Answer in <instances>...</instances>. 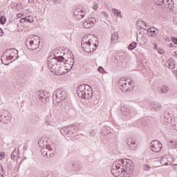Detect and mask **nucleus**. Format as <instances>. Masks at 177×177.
<instances>
[{
  "label": "nucleus",
  "instance_id": "10",
  "mask_svg": "<svg viewBox=\"0 0 177 177\" xmlns=\"http://www.w3.org/2000/svg\"><path fill=\"white\" fill-rule=\"evenodd\" d=\"M4 52L7 55H9L11 59H14L13 62H15V60H17L19 57V51L16 48H9L6 50Z\"/></svg>",
  "mask_w": 177,
  "mask_h": 177
},
{
  "label": "nucleus",
  "instance_id": "7",
  "mask_svg": "<svg viewBox=\"0 0 177 177\" xmlns=\"http://www.w3.org/2000/svg\"><path fill=\"white\" fill-rule=\"evenodd\" d=\"M10 121L9 117V111L8 110L2 109L0 111V122L1 124H8Z\"/></svg>",
  "mask_w": 177,
  "mask_h": 177
},
{
  "label": "nucleus",
  "instance_id": "1",
  "mask_svg": "<svg viewBox=\"0 0 177 177\" xmlns=\"http://www.w3.org/2000/svg\"><path fill=\"white\" fill-rule=\"evenodd\" d=\"M113 167H115V168H118L119 169H121L122 167L124 169H127V171L128 172L129 175H132V174H133V168L135 166L132 160L127 159H122L115 161L113 164Z\"/></svg>",
  "mask_w": 177,
  "mask_h": 177
},
{
  "label": "nucleus",
  "instance_id": "23",
  "mask_svg": "<svg viewBox=\"0 0 177 177\" xmlns=\"http://www.w3.org/2000/svg\"><path fill=\"white\" fill-rule=\"evenodd\" d=\"M137 125L139 128H145V127L147 126V122L145 120H139L137 121Z\"/></svg>",
  "mask_w": 177,
  "mask_h": 177
},
{
  "label": "nucleus",
  "instance_id": "53",
  "mask_svg": "<svg viewBox=\"0 0 177 177\" xmlns=\"http://www.w3.org/2000/svg\"><path fill=\"white\" fill-rule=\"evenodd\" d=\"M141 41H143L144 44H147V39H146L145 37H142Z\"/></svg>",
  "mask_w": 177,
  "mask_h": 177
},
{
  "label": "nucleus",
  "instance_id": "24",
  "mask_svg": "<svg viewBox=\"0 0 177 177\" xmlns=\"http://www.w3.org/2000/svg\"><path fill=\"white\" fill-rule=\"evenodd\" d=\"M120 171V169L112 166L111 169V172L112 174V175H113V176L116 177V176H120V174H118V171Z\"/></svg>",
  "mask_w": 177,
  "mask_h": 177
},
{
  "label": "nucleus",
  "instance_id": "19",
  "mask_svg": "<svg viewBox=\"0 0 177 177\" xmlns=\"http://www.w3.org/2000/svg\"><path fill=\"white\" fill-rule=\"evenodd\" d=\"M172 6H174V2H172V0H164L162 9L165 8L167 9H172Z\"/></svg>",
  "mask_w": 177,
  "mask_h": 177
},
{
  "label": "nucleus",
  "instance_id": "13",
  "mask_svg": "<svg viewBox=\"0 0 177 177\" xmlns=\"http://www.w3.org/2000/svg\"><path fill=\"white\" fill-rule=\"evenodd\" d=\"M126 142L128 145L130 150H136V149H138V144H136V142L133 140V138L131 137L127 138Z\"/></svg>",
  "mask_w": 177,
  "mask_h": 177
},
{
  "label": "nucleus",
  "instance_id": "35",
  "mask_svg": "<svg viewBox=\"0 0 177 177\" xmlns=\"http://www.w3.org/2000/svg\"><path fill=\"white\" fill-rule=\"evenodd\" d=\"M25 23H32L34 21V18L32 16H28L24 17Z\"/></svg>",
  "mask_w": 177,
  "mask_h": 177
},
{
  "label": "nucleus",
  "instance_id": "60",
  "mask_svg": "<svg viewBox=\"0 0 177 177\" xmlns=\"http://www.w3.org/2000/svg\"><path fill=\"white\" fill-rule=\"evenodd\" d=\"M174 23H175V24H177V17L174 18Z\"/></svg>",
  "mask_w": 177,
  "mask_h": 177
},
{
  "label": "nucleus",
  "instance_id": "54",
  "mask_svg": "<svg viewBox=\"0 0 177 177\" xmlns=\"http://www.w3.org/2000/svg\"><path fill=\"white\" fill-rule=\"evenodd\" d=\"M158 53H160V55H163L164 53V50L163 49H159L158 50Z\"/></svg>",
  "mask_w": 177,
  "mask_h": 177
},
{
  "label": "nucleus",
  "instance_id": "34",
  "mask_svg": "<svg viewBox=\"0 0 177 177\" xmlns=\"http://www.w3.org/2000/svg\"><path fill=\"white\" fill-rule=\"evenodd\" d=\"M41 153L42 156L47 157V158L49 157V154H48V150H46L45 147L41 148Z\"/></svg>",
  "mask_w": 177,
  "mask_h": 177
},
{
  "label": "nucleus",
  "instance_id": "51",
  "mask_svg": "<svg viewBox=\"0 0 177 177\" xmlns=\"http://www.w3.org/2000/svg\"><path fill=\"white\" fill-rule=\"evenodd\" d=\"M5 155H6V153L5 152H1L0 153V160H2V158H5Z\"/></svg>",
  "mask_w": 177,
  "mask_h": 177
},
{
  "label": "nucleus",
  "instance_id": "37",
  "mask_svg": "<svg viewBox=\"0 0 177 177\" xmlns=\"http://www.w3.org/2000/svg\"><path fill=\"white\" fill-rule=\"evenodd\" d=\"M112 12L113 13H114V15H115V16H117V17H118V16H120L121 17V11H120L119 10L116 8H113Z\"/></svg>",
  "mask_w": 177,
  "mask_h": 177
},
{
  "label": "nucleus",
  "instance_id": "2",
  "mask_svg": "<svg viewBox=\"0 0 177 177\" xmlns=\"http://www.w3.org/2000/svg\"><path fill=\"white\" fill-rule=\"evenodd\" d=\"M68 94L67 93V91L64 88H57L53 93L52 99L53 102H55V103H60L62 100H66Z\"/></svg>",
  "mask_w": 177,
  "mask_h": 177
},
{
  "label": "nucleus",
  "instance_id": "61",
  "mask_svg": "<svg viewBox=\"0 0 177 177\" xmlns=\"http://www.w3.org/2000/svg\"><path fill=\"white\" fill-rule=\"evenodd\" d=\"M71 65L74 66V58H73L72 61L71 62Z\"/></svg>",
  "mask_w": 177,
  "mask_h": 177
},
{
  "label": "nucleus",
  "instance_id": "22",
  "mask_svg": "<svg viewBox=\"0 0 177 177\" xmlns=\"http://www.w3.org/2000/svg\"><path fill=\"white\" fill-rule=\"evenodd\" d=\"M136 24L140 28H142L143 30H147L146 28H147V24L143 21L138 20L136 21Z\"/></svg>",
  "mask_w": 177,
  "mask_h": 177
},
{
  "label": "nucleus",
  "instance_id": "31",
  "mask_svg": "<svg viewBox=\"0 0 177 177\" xmlns=\"http://www.w3.org/2000/svg\"><path fill=\"white\" fill-rule=\"evenodd\" d=\"M60 132H61L62 135H63V136H64V135H68V129L67 126L62 128L60 129Z\"/></svg>",
  "mask_w": 177,
  "mask_h": 177
},
{
  "label": "nucleus",
  "instance_id": "5",
  "mask_svg": "<svg viewBox=\"0 0 177 177\" xmlns=\"http://www.w3.org/2000/svg\"><path fill=\"white\" fill-rule=\"evenodd\" d=\"M47 64L49 70H51L52 73H53V71H55V70H59V68H61L62 67V64L57 63V59H56V57H48L47 60Z\"/></svg>",
  "mask_w": 177,
  "mask_h": 177
},
{
  "label": "nucleus",
  "instance_id": "58",
  "mask_svg": "<svg viewBox=\"0 0 177 177\" xmlns=\"http://www.w3.org/2000/svg\"><path fill=\"white\" fill-rule=\"evenodd\" d=\"M55 3H62V0H54Z\"/></svg>",
  "mask_w": 177,
  "mask_h": 177
},
{
  "label": "nucleus",
  "instance_id": "12",
  "mask_svg": "<svg viewBox=\"0 0 177 177\" xmlns=\"http://www.w3.org/2000/svg\"><path fill=\"white\" fill-rule=\"evenodd\" d=\"M92 96H93V91L92 87L91 86H86V88L84 93V97L82 99H86L89 100V99H92Z\"/></svg>",
  "mask_w": 177,
  "mask_h": 177
},
{
  "label": "nucleus",
  "instance_id": "27",
  "mask_svg": "<svg viewBox=\"0 0 177 177\" xmlns=\"http://www.w3.org/2000/svg\"><path fill=\"white\" fill-rule=\"evenodd\" d=\"M150 106L151 109H154V110H160V109H161V105L160 104H156V102H151L150 104Z\"/></svg>",
  "mask_w": 177,
  "mask_h": 177
},
{
  "label": "nucleus",
  "instance_id": "30",
  "mask_svg": "<svg viewBox=\"0 0 177 177\" xmlns=\"http://www.w3.org/2000/svg\"><path fill=\"white\" fill-rule=\"evenodd\" d=\"M86 86H89V85L85 84H80L77 87V91H79V93H80L81 91H85L86 89Z\"/></svg>",
  "mask_w": 177,
  "mask_h": 177
},
{
  "label": "nucleus",
  "instance_id": "40",
  "mask_svg": "<svg viewBox=\"0 0 177 177\" xmlns=\"http://www.w3.org/2000/svg\"><path fill=\"white\" fill-rule=\"evenodd\" d=\"M85 91H81L80 92V91H76V93L77 95V96H79V97H81V99H82V97H84V93Z\"/></svg>",
  "mask_w": 177,
  "mask_h": 177
},
{
  "label": "nucleus",
  "instance_id": "49",
  "mask_svg": "<svg viewBox=\"0 0 177 177\" xmlns=\"http://www.w3.org/2000/svg\"><path fill=\"white\" fill-rule=\"evenodd\" d=\"M150 165H145V167H144V169L145 171H149V169H150Z\"/></svg>",
  "mask_w": 177,
  "mask_h": 177
},
{
  "label": "nucleus",
  "instance_id": "43",
  "mask_svg": "<svg viewBox=\"0 0 177 177\" xmlns=\"http://www.w3.org/2000/svg\"><path fill=\"white\" fill-rule=\"evenodd\" d=\"M38 145L39 146V147H45V145H44V140H42L41 138L39 139Z\"/></svg>",
  "mask_w": 177,
  "mask_h": 177
},
{
  "label": "nucleus",
  "instance_id": "11",
  "mask_svg": "<svg viewBox=\"0 0 177 177\" xmlns=\"http://www.w3.org/2000/svg\"><path fill=\"white\" fill-rule=\"evenodd\" d=\"M73 16L75 17L76 20H82L85 17V12L84 10L77 8L73 11Z\"/></svg>",
  "mask_w": 177,
  "mask_h": 177
},
{
  "label": "nucleus",
  "instance_id": "29",
  "mask_svg": "<svg viewBox=\"0 0 177 177\" xmlns=\"http://www.w3.org/2000/svg\"><path fill=\"white\" fill-rule=\"evenodd\" d=\"M169 91L168 86L163 85L161 86L160 89L159 90L160 93H167Z\"/></svg>",
  "mask_w": 177,
  "mask_h": 177
},
{
  "label": "nucleus",
  "instance_id": "41",
  "mask_svg": "<svg viewBox=\"0 0 177 177\" xmlns=\"http://www.w3.org/2000/svg\"><path fill=\"white\" fill-rule=\"evenodd\" d=\"M55 59L57 60V63H62L63 60H64V57L63 56H59V57H55Z\"/></svg>",
  "mask_w": 177,
  "mask_h": 177
},
{
  "label": "nucleus",
  "instance_id": "48",
  "mask_svg": "<svg viewBox=\"0 0 177 177\" xmlns=\"http://www.w3.org/2000/svg\"><path fill=\"white\" fill-rule=\"evenodd\" d=\"M44 147H46L45 149H46V150H48L49 151H52V150H53V148H52V147L49 145H46Z\"/></svg>",
  "mask_w": 177,
  "mask_h": 177
},
{
  "label": "nucleus",
  "instance_id": "25",
  "mask_svg": "<svg viewBox=\"0 0 177 177\" xmlns=\"http://www.w3.org/2000/svg\"><path fill=\"white\" fill-rule=\"evenodd\" d=\"M81 168H82V165L80 163H73V167H72V169L73 171H75V172H78V171H80V169H81Z\"/></svg>",
  "mask_w": 177,
  "mask_h": 177
},
{
  "label": "nucleus",
  "instance_id": "63",
  "mask_svg": "<svg viewBox=\"0 0 177 177\" xmlns=\"http://www.w3.org/2000/svg\"><path fill=\"white\" fill-rule=\"evenodd\" d=\"M169 41H170V40H169V38L167 37V38L165 39V41H166V42H169Z\"/></svg>",
  "mask_w": 177,
  "mask_h": 177
},
{
  "label": "nucleus",
  "instance_id": "52",
  "mask_svg": "<svg viewBox=\"0 0 177 177\" xmlns=\"http://www.w3.org/2000/svg\"><path fill=\"white\" fill-rule=\"evenodd\" d=\"M172 128H174V129H175V131H177V122H176L175 123H174L172 124Z\"/></svg>",
  "mask_w": 177,
  "mask_h": 177
},
{
  "label": "nucleus",
  "instance_id": "16",
  "mask_svg": "<svg viewBox=\"0 0 177 177\" xmlns=\"http://www.w3.org/2000/svg\"><path fill=\"white\" fill-rule=\"evenodd\" d=\"M147 34L151 38H154V37L158 35V30L156 28H149L147 30Z\"/></svg>",
  "mask_w": 177,
  "mask_h": 177
},
{
  "label": "nucleus",
  "instance_id": "17",
  "mask_svg": "<svg viewBox=\"0 0 177 177\" xmlns=\"http://www.w3.org/2000/svg\"><path fill=\"white\" fill-rule=\"evenodd\" d=\"M68 128V136H71L74 135L78 131V127H77V124H70L66 126Z\"/></svg>",
  "mask_w": 177,
  "mask_h": 177
},
{
  "label": "nucleus",
  "instance_id": "8",
  "mask_svg": "<svg viewBox=\"0 0 177 177\" xmlns=\"http://www.w3.org/2000/svg\"><path fill=\"white\" fill-rule=\"evenodd\" d=\"M150 149L154 153H158L162 149V144L158 140H153L150 143Z\"/></svg>",
  "mask_w": 177,
  "mask_h": 177
},
{
  "label": "nucleus",
  "instance_id": "50",
  "mask_svg": "<svg viewBox=\"0 0 177 177\" xmlns=\"http://www.w3.org/2000/svg\"><path fill=\"white\" fill-rule=\"evenodd\" d=\"M101 15H102V16H103L104 17H109V14H107V12H101Z\"/></svg>",
  "mask_w": 177,
  "mask_h": 177
},
{
  "label": "nucleus",
  "instance_id": "32",
  "mask_svg": "<svg viewBox=\"0 0 177 177\" xmlns=\"http://www.w3.org/2000/svg\"><path fill=\"white\" fill-rule=\"evenodd\" d=\"M136 46H138V44H136V42L133 41L129 45L128 49L129 50H133V49H135Z\"/></svg>",
  "mask_w": 177,
  "mask_h": 177
},
{
  "label": "nucleus",
  "instance_id": "59",
  "mask_svg": "<svg viewBox=\"0 0 177 177\" xmlns=\"http://www.w3.org/2000/svg\"><path fill=\"white\" fill-rule=\"evenodd\" d=\"M95 45H97V44H96V43L93 42L91 46V49H93V48H95Z\"/></svg>",
  "mask_w": 177,
  "mask_h": 177
},
{
  "label": "nucleus",
  "instance_id": "38",
  "mask_svg": "<svg viewBox=\"0 0 177 177\" xmlns=\"http://www.w3.org/2000/svg\"><path fill=\"white\" fill-rule=\"evenodd\" d=\"M5 174H6V171L3 169V167H2L1 165H0V175L2 177H5Z\"/></svg>",
  "mask_w": 177,
  "mask_h": 177
},
{
  "label": "nucleus",
  "instance_id": "36",
  "mask_svg": "<svg viewBox=\"0 0 177 177\" xmlns=\"http://www.w3.org/2000/svg\"><path fill=\"white\" fill-rule=\"evenodd\" d=\"M18 155L19 152L17 151V150H16V149H15L12 153H11V160H15V158H16L17 156Z\"/></svg>",
  "mask_w": 177,
  "mask_h": 177
},
{
  "label": "nucleus",
  "instance_id": "28",
  "mask_svg": "<svg viewBox=\"0 0 177 177\" xmlns=\"http://www.w3.org/2000/svg\"><path fill=\"white\" fill-rule=\"evenodd\" d=\"M102 132L104 133V135H109V133H111V131H110V127L106 125L104 126L102 128Z\"/></svg>",
  "mask_w": 177,
  "mask_h": 177
},
{
  "label": "nucleus",
  "instance_id": "47",
  "mask_svg": "<svg viewBox=\"0 0 177 177\" xmlns=\"http://www.w3.org/2000/svg\"><path fill=\"white\" fill-rule=\"evenodd\" d=\"M170 146H171V149H177V144L174 142H170Z\"/></svg>",
  "mask_w": 177,
  "mask_h": 177
},
{
  "label": "nucleus",
  "instance_id": "57",
  "mask_svg": "<svg viewBox=\"0 0 177 177\" xmlns=\"http://www.w3.org/2000/svg\"><path fill=\"white\" fill-rule=\"evenodd\" d=\"M98 8L99 7L97 6V4H94V7H93L94 10H97Z\"/></svg>",
  "mask_w": 177,
  "mask_h": 177
},
{
  "label": "nucleus",
  "instance_id": "20",
  "mask_svg": "<svg viewBox=\"0 0 177 177\" xmlns=\"http://www.w3.org/2000/svg\"><path fill=\"white\" fill-rule=\"evenodd\" d=\"M120 176L116 177H129V173L127 171V169L122 168L119 169V171L118 172Z\"/></svg>",
  "mask_w": 177,
  "mask_h": 177
},
{
  "label": "nucleus",
  "instance_id": "44",
  "mask_svg": "<svg viewBox=\"0 0 177 177\" xmlns=\"http://www.w3.org/2000/svg\"><path fill=\"white\" fill-rule=\"evenodd\" d=\"M97 71H98L99 73H101V74H104V73H106V71H105L104 68L103 67H102V66H99V67L97 68Z\"/></svg>",
  "mask_w": 177,
  "mask_h": 177
},
{
  "label": "nucleus",
  "instance_id": "55",
  "mask_svg": "<svg viewBox=\"0 0 177 177\" xmlns=\"http://www.w3.org/2000/svg\"><path fill=\"white\" fill-rule=\"evenodd\" d=\"M19 22H21V23H26V19H25V18L24 17V18H21L20 20H19Z\"/></svg>",
  "mask_w": 177,
  "mask_h": 177
},
{
  "label": "nucleus",
  "instance_id": "9",
  "mask_svg": "<svg viewBox=\"0 0 177 177\" xmlns=\"http://www.w3.org/2000/svg\"><path fill=\"white\" fill-rule=\"evenodd\" d=\"M127 85V84L126 80H124V79L119 80L118 82V88L120 91H123L124 93L127 92H131V89H129V88H128Z\"/></svg>",
  "mask_w": 177,
  "mask_h": 177
},
{
  "label": "nucleus",
  "instance_id": "39",
  "mask_svg": "<svg viewBox=\"0 0 177 177\" xmlns=\"http://www.w3.org/2000/svg\"><path fill=\"white\" fill-rule=\"evenodd\" d=\"M88 134H89V136H91V139H93V138H95V135H96V130L95 129L91 130Z\"/></svg>",
  "mask_w": 177,
  "mask_h": 177
},
{
  "label": "nucleus",
  "instance_id": "33",
  "mask_svg": "<svg viewBox=\"0 0 177 177\" xmlns=\"http://www.w3.org/2000/svg\"><path fill=\"white\" fill-rule=\"evenodd\" d=\"M153 2L156 3V5H157V6H160L162 9L164 0H153Z\"/></svg>",
  "mask_w": 177,
  "mask_h": 177
},
{
  "label": "nucleus",
  "instance_id": "15",
  "mask_svg": "<svg viewBox=\"0 0 177 177\" xmlns=\"http://www.w3.org/2000/svg\"><path fill=\"white\" fill-rule=\"evenodd\" d=\"M95 23L96 19L91 17L90 19H88L84 22H83V27H84V28H92Z\"/></svg>",
  "mask_w": 177,
  "mask_h": 177
},
{
  "label": "nucleus",
  "instance_id": "3",
  "mask_svg": "<svg viewBox=\"0 0 177 177\" xmlns=\"http://www.w3.org/2000/svg\"><path fill=\"white\" fill-rule=\"evenodd\" d=\"M88 37H91V34H88L87 36H84L82 38V48L83 50H84V52H86V53H91V52H93L94 50H96V49H97V45L94 44V47L92 48V47L91 46L92 44H93V40H92L91 39H90L87 41L84 42V39H87Z\"/></svg>",
  "mask_w": 177,
  "mask_h": 177
},
{
  "label": "nucleus",
  "instance_id": "4",
  "mask_svg": "<svg viewBox=\"0 0 177 177\" xmlns=\"http://www.w3.org/2000/svg\"><path fill=\"white\" fill-rule=\"evenodd\" d=\"M41 41H39V37H37V39L31 40V38L28 37L26 40V45L28 49L30 50H37L38 46H39Z\"/></svg>",
  "mask_w": 177,
  "mask_h": 177
},
{
  "label": "nucleus",
  "instance_id": "21",
  "mask_svg": "<svg viewBox=\"0 0 177 177\" xmlns=\"http://www.w3.org/2000/svg\"><path fill=\"white\" fill-rule=\"evenodd\" d=\"M165 65L168 67V68H170L171 70H174L175 68V61L169 59L167 62L165 63Z\"/></svg>",
  "mask_w": 177,
  "mask_h": 177
},
{
  "label": "nucleus",
  "instance_id": "62",
  "mask_svg": "<svg viewBox=\"0 0 177 177\" xmlns=\"http://www.w3.org/2000/svg\"><path fill=\"white\" fill-rule=\"evenodd\" d=\"M173 56H177V51H174V52Z\"/></svg>",
  "mask_w": 177,
  "mask_h": 177
},
{
  "label": "nucleus",
  "instance_id": "64",
  "mask_svg": "<svg viewBox=\"0 0 177 177\" xmlns=\"http://www.w3.org/2000/svg\"><path fill=\"white\" fill-rule=\"evenodd\" d=\"M23 150H27V146H24V147H23Z\"/></svg>",
  "mask_w": 177,
  "mask_h": 177
},
{
  "label": "nucleus",
  "instance_id": "6",
  "mask_svg": "<svg viewBox=\"0 0 177 177\" xmlns=\"http://www.w3.org/2000/svg\"><path fill=\"white\" fill-rule=\"evenodd\" d=\"M36 96L42 103H48L50 99V94L46 91H38Z\"/></svg>",
  "mask_w": 177,
  "mask_h": 177
},
{
  "label": "nucleus",
  "instance_id": "42",
  "mask_svg": "<svg viewBox=\"0 0 177 177\" xmlns=\"http://www.w3.org/2000/svg\"><path fill=\"white\" fill-rule=\"evenodd\" d=\"M0 23L2 25L5 24V23H6V17L4 16L0 17Z\"/></svg>",
  "mask_w": 177,
  "mask_h": 177
},
{
  "label": "nucleus",
  "instance_id": "45",
  "mask_svg": "<svg viewBox=\"0 0 177 177\" xmlns=\"http://www.w3.org/2000/svg\"><path fill=\"white\" fill-rule=\"evenodd\" d=\"M171 41H172L173 44H175V45H177V37H171Z\"/></svg>",
  "mask_w": 177,
  "mask_h": 177
},
{
  "label": "nucleus",
  "instance_id": "18",
  "mask_svg": "<svg viewBox=\"0 0 177 177\" xmlns=\"http://www.w3.org/2000/svg\"><path fill=\"white\" fill-rule=\"evenodd\" d=\"M120 113L124 117H128L131 114V109L127 106H123L120 107Z\"/></svg>",
  "mask_w": 177,
  "mask_h": 177
},
{
  "label": "nucleus",
  "instance_id": "14",
  "mask_svg": "<svg viewBox=\"0 0 177 177\" xmlns=\"http://www.w3.org/2000/svg\"><path fill=\"white\" fill-rule=\"evenodd\" d=\"M10 60H13L12 58L9 55V54L5 53L4 51L1 56V62L3 64H4L5 66H9L10 63H13V61L10 62ZM8 62H10L8 63Z\"/></svg>",
  "mask_w": 177,
  "mask_h": 177
},
{
  "label": "nucleus",
  "instance_id": "26",
  "mask_svg": "<svg viewBox=\"0 0 177 177\" xmlns=\"http://www.w3.org/2000/svg\"><path fill=\"white\" fill-rule=\"evenodd\" d=\"M118 32H115L111 35V41L112 42H114V44H115V42H117V41H118Z\"/></svg>",
  "mask_w": 177,
  "mask_h": 177
},
{
  "label": "nucleus",
  "instance_id": "46",
  "mask_svg": "<svg viewBox=\"0 0 177 177\" xmlns=\"http://www.w3.org/2000/svg\"><path fill=\"white\" fill-rule=\"evenodd\" d=\"M8 169H12V168H13V162L12 161H10L8 162Z\"/></svg>",
  "mask_w": 177,
  "mask_h": 177
},
{
  "label": "nucleus",
  "instance_id": "56",
  "mask_svg": "<svg viewBox=\"0 0 177 177\" xmlns=\"http://www.w3.org/2000/svg\"><path fill=\"white\" fill-rule=\"evenodd\" d=\"M3 35V30L0 28V37H2Z\"/></svg>",
  "mask_w": 177,
  "mask_h": 177
}]
</instances>
